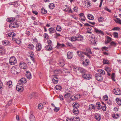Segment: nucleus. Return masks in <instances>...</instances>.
Wrapping results in <instances>:
<instances>
[{
  "label": "nucleus",
  "mask_w": 121,
  "mask_h": 121,
  "mask_svg": "<svg viewBox=\"0 0 121 121\" xmlns=\"http://www.w3.org/2000/svg\"><path fill=\"white\" fill-rule=\"evenodd\" d=\"M86 56L88 57L89 58H91V56L89 54H91L92 52L91 51V49L88 48H86L83 52H82Z\"/></svg>",
  "instance_id": "nucleus-1"
},
{
  "label": "nucleus",
  "mask_w": 121,
  "mask_h": 121,
  "mask_svg": "<svg viewBox=\"0 0 121 121\" xmlns=\"http://www.w3.org/2000/svg\"><path fill=\"white\" fill-rule=\"evenodd\" d=\"M74 70L77 72H78L79 73H81L82 75L85 73L86 72V70L83 69V68L81 67H76Z\"/></svg>",
  "instance_id": "nucleus-2"
},
{
  "label": "nucleus",
  "mask_w": 121,
  "mask_h": 121,
  "mask_svg": "<svg viewBox=\"0 0 121 121\" xmlns=\"http://www.w3.org/2000/svg\"><path fill=\"white\" fill-rule=\"evenodd\" d=\"M10 64L11 65H14L17 63V60L16 58L14 57H11L9 60Z\"/></svg>",
  "instance_id": "nucleus-3"
},
{
  "label": "nucleus",
  "mask_w": 121,
  "mask_h": 121,
  "mask_svg": "<svg viewBox=\"0 0 121 121\" xmlns=\"http://www.w3.org/2000/svg\"><path fill=\"white\" fill-rule=\"evenodd\" d=\"M82 77L85 79L89 80L91 78V75L88 74L86 73L82 75Z\"/></svg>",
  "instance_id": "nucleus-4"
},
{
  "label": "nucleus",
  "mask_w": 121,
  "mask_h": 121,
  "mask_svg": "<svg viewBox=\"0 0 121 121\" xmlns=\"http://www.w3.org/2000/svg\"><path fill=\"white\" fill-rule=\"evenodd\" d=\"M77 53L78 56L80 57V60H84V56L83 55V54H84L83 52H82L78 51H77Z\"/></svg>",
  "instance_id": "nucleus-5"
},
{
  "label": "nucleus",
  "mask_w": 121,
  "mask_h": 121,
  "mask_svg": "<svg viewBox=\"0 0 121 121\" xmlns=\"http://www.w3.org/2000/svg\"><path fill=\"white\" fill-rule=\"evenodd\" d=\"M19 25L16 22H13L11 23L9 25V26L10 28H14L15 27H17Z\"/></svg>",
  "instance_id": "nucleus-6"
},
{
  "label": "nucleus",
  "mask_w": 121,
  "mask_h": 121,
  "mask_svg": "<svg viewBox=\"0 0 121 121\" xmlns=\"http://www.w3.org/2000/svg\"><path fill=\"white\" fill-rule=\"evenodd\" d=\"M66 91H68V92H66L64 95V97L66 98H68L71 95L72 93V91L69 90L68 89L66 90Z\"/></svg>",
  "instance_id": "nucleus-7"
},
{
  "label": "nucleus",
  "mask_w": 121,
  "mask_h": 121,
  "mask_svg": "<svg viewBox=\"0 0 121 121\" xmlns=\"http://www.w3.org/2000/svg\"><path fill=\"white\" fill-rule=\"evenodd\" d=\"M114 92L115 94L117 95H119L121 94V91L120 90L117 88H115Z\"/></svg>",
  "instance_id": "nucleus-8"
},
{
  "label": "nucleus",
  "mask_w": 121,
  "mask_h": 121,
  "mask_svg": "<svg viewBox=\"0 0 121 121\" xmlns=\"http://www.w3.org/2000/svg\"><path fill=\"white\" fill-rule=\"evenodd\" d=\"M16 89L19 92H21L23 90V88L21 86V84H20L17 85Z\"/></svg>",
  "instance_id": "nucleus-9"
},
{
  "label": "nucleus",
  "mask_w": 121,
  "mask_h": 121,
  "mask_svg": "<svg viewBox=\"0 0 121 121\" xmlns=\"http://www.w3.org/2000/svg\"><path fill=\"white\" fill-rule=\"evenodd\" d=\"M59 62L58 65L60 66L63 67L65 65V61L63 59H60L59 60Z\"/></svg>",
  "instance_id": "nucleus-10"
},
{
  "label": "nucleus",
  "mask_w": 121,
  "mask_h": 121,
  "mask_svg": "<svg viewBox=\"0 0 121 121\" xmlns=\"http://www.w3.org/2000/svg\"><path fill=\"white\" fill-rule=\"evenodd\" d=\"M90 63L89 60L86 59L85 61H83L82 64L84 66H88Z\"/></svg>",
  "instance_id": "nucleus-11"
},
{
  "label": "nucleus",
  "mask_w": 121,
  "mask_h": 121,
  "mask_svg": "<svg viewBox=\"0 0 121 121\" xmlns=\"http://www.w3.org/2000/svg\"><path fill=\"white\" fill-rule=\"evenodd\" d=\"M95 76L96 79L99 81H101L102 80V77L100 74H96Z\"/></svg>",
  "instance_id": "nucleus-12"
},
{
  "label": "nucleus",
  "mask_w": 121,
  "mask_h": 121,
  "mask_svg": "<svg viewBox=\"0 0 121 121\" xmlns=\"http://www.w3.org/2000/svg\"><path fill=\"white\" fill-rule=\"evenodd\" d=\"M52 81L54 84H56L58 82V78L56 76H54L52 79Z\"/></svg>",
  "instance_id": "nucleus-13"
},
{
  "label": "nucleus",
  "mask_w": 121,
  "mask_h": 121,
  "mask_svg": "<svg viewBox=\"0 0 121 121\" xmlns=\"http://www.w3.org/2000/svg\"><path fill=\"white\" fill-rule=\"evenodd\" d=\"M81 20L82 21H84L86 20V18L83 13H82L79 14Z\"/></svg>",
  "instance_id": "nucleus-14"
},
{
  "label": "nucleus",
  "mask_w": 121,
  "mask_h": 121,
  "mask_svg": "<svg viewBox=\"0 0 121 121\" xmlns=\"http://www.w3.org/2000/svg\"><path fill=\"white\" fill-rule=\"evenodd\" d=\"M36 49L37 51H40L42 48V45L40 43H37L36 46Z\"/></svg>",
  "instance_id": "nucleus-15"
},
{
  "label": "nucleus",
  "mask_w": 121,
  "mask_h": 121,
  "mask_svg": "<svg viewBox=\"0 0 121 121\" xmlns=\"http://www.w3.org/2000/svg\"><path fill=\"white\" fill-rule=\"evenodd\" d=\"M11 72L12 74H18L19 73V72H17L16 70V69L14 67H12L11 70Z\"/></svg>",
  "instance_id": "nucleus-16"
},
{
  "label": "nucleus",
  "mask_w": 121,
  "mask_h": 121,
  "mask_svg": "<svg viewBox=\"0 0 121 121\" xmlns=\"http://www.w3.org/2000/svg\"><path fill=\"white\" fill-rule=\"evenodd\" d=\"M20 66L24 69H25L27 68V65L26 64L24 63V62L21 63Z\"/></svg>",
  "instance_id": "nucleus-17"
},
{
  "label": "nucleus",
  "mask_w": 121,
  "mask_h": 121,
  "mask_svg": "<svg viewBox=\"0 0 121 121\" xmlns=\"http://www.w3.org/2000/svg\"><path fill=\"white\" fill-rule=\"evenodd\" d=\"M26 77L28 79H30L31 78V74L28 71H26Z\"/></svg>",
  "instance_id": "nucleus-18"
},
{
  "label": "nucleus",
  "mask_w": 121,
  "mask_h": 121,
  "mask_svg": "<svg viewBox=\"0 0 121 121\" xmlns=\"http://www.w3.org/2000/svg\"><path fill=\"white\" fill-rule=\"evenodd\" d=\"M50 34H52L53 33L56 32V31L55 29L53 27L50 28L48 29Z\"/></svg>",
  "instance_id": "nucleus-19"
},
{
  "label": "nucleus",
  "mask_w": 121,
  "mask_h": 121,
  "mask_svg": "<svg viewBox=\"0 0 121 121\" xmlns=\"http://www.w3.org/2000/svg\"><path fill=\"white\" fill-rule=\"evenodd\" d=\"M95 108L99 110H100L101 109V106L99 102H98L96 103Z\"/></svg>",
  "instance_id": "nucleus-20"
},
{
  "label": "nucleus",
  "mask_w": 121,
  "mask_h": 121,
  "mask_svg": "<svg viewBox=\"0 0 121 121\" xmlns=\"http://www.w3.org/2000/svg\"><path fill=\"white\" fill-rule=\"evenodd\" d=\"M29 121H35V118L34 116L32 114L30 115L29 117Z\"/></svg>",
  "instance_id": "nucleus-21"
},
{
  "label": "nucleus",
  "mask_w": 121,
  "mask_h": 121,
  "mask_svg": "<svg viewBox=\"0 0 121 121\" xmlns=\"http://www.w3.org/2000/svg\"><path fill=\"white\" fill-rule=\"evenodd\" d=\"M77 40L78 41H81L83 40V37L82 36L80 35H77Z\"/></svg>",
  "instance_id": "nucleus-22"
},
{
  "label": "nucleus",
  "mask_w": 121,
  "mask_h": 121,
  "mask_svg": "<svg viewBox=\"0 0 121 121\" xmlns=\"http://www.w3.org/2000/svg\"><path fill=\"white\" fill-rule=\"evenodd\" d=\"M1 116L3 119L4 118L7 116V112L5 111H2L1 113Z\"/></svg>",
  "instance_id": "nucleus-23"
},
{
  "label": "nucleus",
  "mask_w": 121,
  "mask_h": 121,
  "mask_svg": "<svg viewBox=\"0 0 121 121\" xmlns=\"http://www.w3.org/2000/svg\"><path fill=\"white\" fill-rule=\"evenodd\" d=\"M20 82H20V84H24L26 83V79L24 78H22L20 80Z\"/></svg>",
  "instance_id": "nucleus-24"
},
{
  "label": "nucleus",
  "mask_w": 121,
  "mask_h": 121,
  "mask_svg": "<svg viewBox=\"0 0 121 121\" xmlns=\"http://www.w3.org/2000/svg\"><path fill=\"white\" fill-rule=\"evenodd\" d=\"M95 29L94 31L98 34H100L102 35H104L103 32L101 30H98L96 28H94Z\"/></svg>",
  "instance_id": "nucleus-25"
},
{
  "label": "nucleus",
  "mask_w": 121,
  "mask_h": 121,
  "mask_svg": "<svg viewBox=\"0 0 121 121\" xmlns=\"http://www.w3.org/2000/svg\"><path fill=\"white\" fill-rule=\"evenodd\" d=\"M98 72H99V73H97L98 74H100L104 75L105 74V72L104 70L100 69H99L98 71Z\"/></svg>",
  "instance_id": "nucleus-26"
},
{
  "label": "nucleus",
  "mask_w": 121,
  "mask_h": 121,
  "mask_svg": "<svg viewBox=\"0 0 121 121\" xmlns=\"http://www.w3.org/2000/svg\"><path fill=\"white\" fill-rule=\"evenodd\" d=\"M47 51H50L52 49V47L51 45H46L45 47Z\"/></svg>",
  "instance_id": "nucleus-27"
},
{
  "label": "nucleus",
  "mask_w": 121,
  "mask_h": 121,
  "mask_svg": "<svg viewBox=\"0 0 121 121\" xmlns=\"http://www.w3.org/2000/svg\"><path fill=\"white\" fill-rule=\"evenodd\" d=\"M64 46V44L63 43L60 44L59 43H57L56 48H59L61 47H63Z\"/></svg>",
  "instance_id": "nucleus-28"
},
{
  "label": "nucleus",
  "mask_w": 121,
  "mask_h": 121,
  "mask_svg": "<svg viewBox=\"0 0 121 121\" xmlns=\"http://www.w3.org/2000/svg\"><path fill=\"white\" fill-rule=\"evenodd\" d=\"M95 118L97 120L99 121L101 118V115L97 113L95 116Z\"/></svg>",
  "instance_id": "nucleus-29"
},
{
  "label": "nucleus",
  "mask_w": 121,
  "mask_h": 121,
  "mask_svg": "<svg viewBox=\"0 0 121 121\" xmlns=\"http://www.w3.org/2000/svg\"><path fill=\"white\" fill-rule=\"evenodd\" d=\"M30 56L31 59L34 62H35V60L34 59V56L33 52H31V54L30 55Z\"/></svg>",
  "instance_id": "nucleus-30"
},
{
  "label": "nucleus",
  "mask_w": 121,
  "mask_h": 121,
  "mask_svg": "<svg viewBox=\"0 0 121 121\" xmlns=\"http://www.w3.org/2000/svg\"><path fill=\"white\" fill-rule=\"evenodd\" d=\"M67 57L69 59L72 58L73 56L72 54L70 52H68L67 54Z\"/></svg>",
  "instance_id": "nucleus-31"
},
{
  "label": "nucleus",
  "mask_w": 121,
  "mask_h": 121,
  "mask_svg": "<svg viewBox=\"0 0 121 121\" xmlns=\"http://www.w3.org/2000/svg\"><path fill=\"white\" fill-rule=\"evenodd\" d=\"M89 109L90 110H95V107L93 104H91L89 106Z\"/></svg>",
  "instance_id": "nucleus-32"
},
{
  "label": "nucleus",
  "mask_w": 121,
  "mask_h": 121,
  "mask_svg": "<svg viewBox=\"0 0 121 121\" xmlns=\"http://www.w3.org/2000/svg\"><path fill=\"white\" fill-rule=\"evenodd\" d=\"M28 48L30 49L31 50H33L34 48V46L32 44H30L28 45Z\"/></svg>",
  "instance_id": "nucleus-33"
},
{
  "label": "nucleus",
  "mask_w": 121,
  "mask_h": 121,
  "mask_svg": "<svg viewBox=\"0 0 121 121\" xmlns=\"http://www.w3.org/2000/svg\"><path fill=\"white\" fill-rule=\"evenodd\" d=\"M114 21L116 23L121 24V20L119 18H117Z\"/></svg>",
  "instance_id": "nucleus-34"
},
{
  "label": "nucleus",
  "mask_w": 121,
  "mask_h": 121,
  "mask_svg": "<svg viewBox=\"0 0 121 121\" xmlns=\"http://www.w3.org/2000/svg\"><path fill=\"white\" fill-rule=\"evenodd\" d=\"M9 43V42L7 40L3 41L2 42V44L4 45H8Z\"/></svg>",
  "instance_id": "nucleus-35"
},
{
  "label": "nucleus",
  "mask_w": 121,
  "mask_h": 121,
  "mask_svg": "<svg viewBox=\"0 0 121 121\" xmlns=\"http://www.w3.org/2000/svg\"><path fill=\"white\" fill-rule=\"evenodd\" d=\"M87 18L90 20H93L94 17L91 14H89L87 16Z\"/></svg>",
  "instance_id": "nucleus-36"
},
{
  "label": "nucleus",
  "mask_w": 121,
  "mask_h": 121,
  "mask_svg": "<svg viewBox=\"0 0 121 121\" xmlns=\"http://www.w3.org/2000/svg\"><path fill=\"white\" fill-rule=\"evenodd\" d=\"M116 100L117 103L119 105H121V99L118 98H117Z\"/></svg>",
  "instance_id": "nucleus-37"
},
{
  "label": "nucleus",
  "mask_w": 121,
  "mask_h": 121,
  "mask_svg": "<svg viewBox=\"0 0 121 121\" xmlns=\"http://www.w3.org/2000/svg\"><path fill=\"white\" fill-rule=\"evenodd\" d=\"M107 41L105 42L106 44H107L109 43L111 40V38L108 36H107Z\"/></svg>",
  "instance_id": "nucleus-38"
},
{
  "label": "nucleus",
  "mask_w": 121,
  "mask_h": 121,
  "mask_svg": "<svg viewBox=\"0 0 121 121\" xmlns=\"http://www.w3.org/2000/svg\"><path fill=\"white\" fill-rule=\"evenodd\" d=\"M103 64H109V61L108 60L105 59H103Z\"/></svg>",
  "instance_id": "nucleus-39"
},
{
  "label": "nucleus",
  "mask_w": 121,
  "mask_h": 121,
  "mask_svg": "<svg viewBox=\"0 0 121 121\" xmlns=\"http://www.w3.org/2000/svg\"><path fill=\"white\" fill-rule=\"evenodd\" d=\"M7 84L8 85L9 87L10 88H11L12 86V82L11 81H9L7 82Z\"/></svg>",
  "instance_id": "nucleus-40"
},
{
  "label": "nucleus",
  "mask_w": 121,
  "mask_h": 121,
  "mask_svg": "<svg viewBox=\"0 0 121 121\" xmlns=\"http://www.w3.org/2000/svg\"><path fill=\"white\" fill-rule=\"evenodd\" d=\"M72 105L75 108H78L79 106V105L77 102H74L72 104Z\"/></svg>",
  "instance_id": "nucleus-41"
},
{
  "label": "nucleus",
  "mask_w": 121,
  "mask_h": 121,
  "mask_svg": "<svg viewBox=\"0 0 121 121\" xmlns=\"http://www.w3.org/2000/svg\"><path fill=\"white\" fill-rule=\"evenodd\" d=\"M69 40L72 41H75L77 40V36L72 37Z\"/></svg>",
  "instance_id": "nucleus-42"
},
{
  "label": "nucleus",
  "mask_w": 121,
  "mask_h": 121,
  "mask_svg": "<svg viewBox=\"0 0 121 121\" xmlns=\"http://www.w3.org/2000/svg\"><path fill=\"white\" fill-rule=\"evenodd\" d=\"M5 52L4 49H0V55H3L5 53Z\"/></svg>",
  "instance_id": "nucleus-43"
},
{
  "label": "nucleus",
  "mask_w": 121,
  "mask_h": 121,
  "mask_svg": "<svg viewBox=\"0 0 121 121\" xmlns=\"http://www.w3.org/2000/svg\"><path fill=\"white\" fill-rule=\"evenodd\" d=\"M85 6L86 5L88 7H90L91 6V3L89 1L85 2Z\"/></svg>",
  "instance_id": "nucleus-44"
},
{
  "label": "nucleus",
  "mask_w": 121,
  "mask_h": 121,
  "mask_svg": "<svg viewBox=\"0 0 121 121\" xmlns=\"http://www.w3.org/2000/svg\"><path fill=\"white\" fill-rule=\"evenodd\" d=\"M115 119H117L120 117L118 114L117 113L113 115L112 116Z\"/></svg>",
  "instance_id": "nucleus-45"
},
{
  "label": "nucleus",
  "mask_w": 121,
  "mask_h": 121,
  "mask_svg": "<svg viewBox=\"0 0 121 121\" xmlns=\"http://www.w3.org/2000/svg\"><path fill=\"white\" fill-rule=\"evenodd\" d=\"M117 44L114 41H112L110 43V46L114 47H116Z\"/></svg>",
  "instance_id": "nucleus-46"
},
{
  "label": "nucleus",
  "mask_w": 121,
  "mask_h": 121,
  "mask_svg": "<svg viewBox=\"0 0 121 121\" xmlns=\"http://www.w3.org/2000/svg\"><path fill=\"white\" fill-rule=\"evenodd\" d=\"M35 94V93H34L32 92L28 96L29 99H31L32 98V97Z\"/></svg>",
  "instance_id": "nucleus-47"
},
{
  "label": "nucleus",
  "mask_w": 121,
  "mask_h": 121,
  "mask_svg": "<svg viewBox=\"0 0 121 121\" xmlns=\"http://www.w3.org/2000/svg\"><path fill=\"white\" fill-rule=\"evenodd\" d=\"M49 7L51 9H53L54 8V4L53 3L50 4L49 5Z\"/></svg>",
  "instance_id": "nucleus-48"
},
{
  "label": "nucleus",
  "mask_w": 121,
  "mask_h": 121,
  "mask_svg": "<svg viewBox=\"0 0 121 121\" xmlns=\"http://www.w3.org/2000/svg\"><path fill=\"white\" fill-rule=\"evenodd\" d=\"M41 13H42L46 14L47 13V11L45 10L44 8H42L41 10Z\"/></svg>",
  "instance_id": "nucleus-49"
},
{
  "label": "nucleus",
  "mask_w": 121,
  "mask_h": 121,
  "mask_svg": "<svg viewBox=\"0 0 121 121\" xmlns=\"http://www.w3.org/2000/svg\"><path fill=\"white\" fill-rule=\"evenodd\" d=\"M104 18L103 17H99L98 18V20L99 22H102L103 21H104Z\"/></svg>",
  "instance_id": "nucleus-50"
},
{
  "label": "nucleus",
  "mask_w": 121,
  "mask_h": 121,
  "mask_svg": "<svg viewBox=\"0 0 121 121\" xmlns=\"http://www.w3.org/2000/svg\"><path fill=\"white\" fill-rule=\"evenodd\" d=\"M14 20L15 18H10L8 19V21L9 22H11L14 21Z\"/></svg>",
  "instance_id": "nucleus-51"
},
{
  "label": "nucleus",
  "mask_w": 121,
  "mask_h": 121,
  "mask_svg": "<svg viewBox=\"0 0 121 121\" xmlns=\"http://www.w3.org/2000/svg\"><path fill=\"white\" fill-rule=\"evenodd\" d=\"M56 29V30L59 31H60L61 30V26L58 25L57 26Z\"/></svg>",
  "instance_id": "nucleus-52"
},
{
  "label": "nucleus",
  "mask_w": 121,
  "mask_h": 121,
  "mask_svg": "<svg viewBox=\"0 0 121 121\" xmlns=\"http://www.w3.org/2000/svg\"><path fill=\"white\" fill-rule=\"evenodd\" d=\"M61 88V87L59 85H56L55 86V89L57 90H60Z\"/></svg>",
  "instance_id": "nucleus-53"
},
{
  "label": "nucleus",
  "mask_w": 121,
  "mask_h": 121,
  "mask_svg": "<svg viewBox=\"0 0 121 121\" xmlns=\"http://www.w3.org/2000/svg\"><path fill=\"white\" fill-rule=\"evenodd\" d=\"M115 74L114 73H112L111 75V78L114 81H115Z\"/></svg>",
  "instance_id": "nucleus-54"
},
{
  "label": "nucleus",
  "mask_w": 121,
  "mask_h": 121,
  "mask_svg": "<svg viewBox=\"0 0 121 121\" xmlns=\"http://www.w3.org/2000/svg\"><path fill=\"white\" fill-rule=\"evenodd\" d=\"M114 37L115 38H117L118 36V33L116 32H114L113 33Z\"/></svg>",
  "instance_id": "nucleus-55"
},
{
  "label": "nucleus",
  "mask_w": 121,
  "mask_h": 121,
  "mask_svg": "<svg viewBox=\"0 0 121 121\" xmlns=\"http://www.w3.org/2000/svg\"><path fill=\"white\" fill-rule=\"evenodd\" d=\"M106 106L104 104V106H101V108L102 110L104 111H105L106 110Z\"/></svg>",
  "instance_id": "nucleus-56"
},
{
  "label": "nucleus",
  "mask_w": 121,
  "mask_h": 121,
  "mask_svg": "<svg viewBox=\"0 0 121 121\" xmlns=\"http://www.w3.org/2000/svg\"><path fill=\"white\" fill-rule=\"evenodd\" d=\"M43 105L41 104H39L38 106V107L39 109H41L42 108L43 106Z\"/></svg>",
  "instance_id": "nucleus-57"
},
{
  "label": "nucleus",
  "mask_w": 121,
  "mask_h": 121,
  "mask_svg": "<svg viewBox=\"0 0 121 121\" xmlns=\"http://www.w3.org/2000/svg\"><path fill=\"white\" fill-rule=\"evenodd\" d=\"M120 28L118 27H114L112 29L113 30H119Z\"/></svg>",
  "instance_id": "nucleus-58"
},
{
  "label": "nucleus",
  "mask_w": 121,
  "mask_h": 121,
  "mask_svg": "<svg viewBox=\"0 0 121 121\" xmlns=\"http://www.w3.org/2000/svg\"><path fill=\"white\" fill-rule=\"evenodd\" d=\"M13 100L12 99H11L8 102V104L7 105H8L9 106L11 105L12 104V101Z\"/></svg>",
  "instance_id": "nucleus-59"
},
{
  "label": "nucleus",
  "mask_w": 121,
  "mask_h": 121,
  "mask_svg": "<svg viewBox=\"0 0 121 121\" xmlns=\"http://www.w3.org/2000/svg\"><path fill=\"white\" fill-rule=\"evenodd\" d=\"M6 35L7 36L12 37V32L9 33L8 34H7Z\"/></svg>",
  "instance_id": "nucleus-60"
},
{
  "label": "nucleus",
  "mask_w": 121,
  "mask_h": 121,
  "mask_svg": "<svg viewBox=\"0 0 121 121\" xmlns=\"http://www.w3.org/2000/svg\"><path fill=\"white\" fill-rule=\"evenodd\" d=\"M21 40L19 39V40H18L17 39L16 40V42H15L16 43L18 44H20L21 43Z\"/></svg>",
  "instance_id": "nucleus-61"
},
{
  "label": "nucleus",
  "mask_w": 121,
  "mask_h": 121,
  "mask_svg": "<svg viewBox=\"0 0 121 121\" xmlns=\"http://www.w3.org/2000/svg\"><path fill=\"white\" fill-rule=\"evenodd\" d=\"M73 113L76 115H77L79 111H73Z\"/></svg>",
  "instance_id": "nucleus-62"
},
{
  "label": "nucleus",
  "mask_w": 121,
  "mask_h": 121,
  "mask_svg": "<svg viewBox=\"0 0 121 121\" xmlns=\"http://www.w3.org/2000/svg\"><path fill=\"white\" fill-rule=\"evenodd\" d=\"M44 38L45 39L46 38L47 39L48 37V34L47 33H45L44 35Z\"/></svg>",
  "instance_id": "nucleus-63"
},
{
  "label": "nucleus",
  "mask_w": 121,
  "mask_h": 121,
  "mask_svg": "<svg viewBox=\"0 0 121 121\" xmlns=\"http://www.w3.org/2000/svg\"><path fill=\"white\" fill-rule=\"evenodd\" d=\"M58 97L61 100H64L63 96L61 95H59Z\"/></svg>",
  "instance_id": "nucleus-64"
}]
</instances>
